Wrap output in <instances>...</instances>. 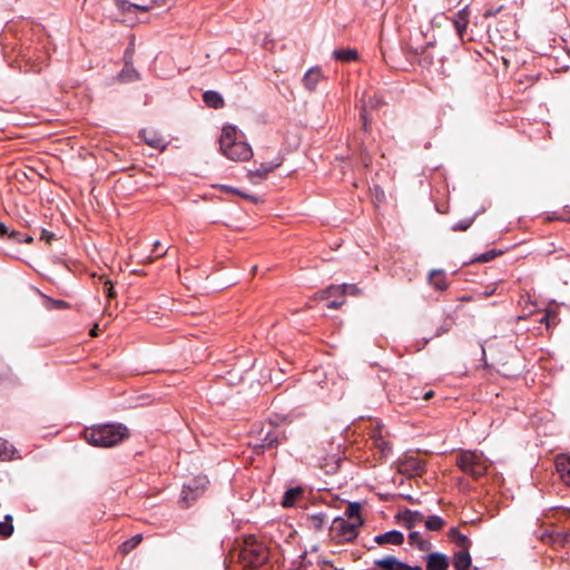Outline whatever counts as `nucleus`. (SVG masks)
Returning a JSON list of instances; mask_svg holds the SVG:
<instances>
[{
	"label": "nucleus",
	"instance_id": "nucleus-29",
	"mask_svg": "<svg viewBox=\"0 0 570 570\" xmlns=\"http://www.w3.org/2000/svg\"><path fill=\"white\" fill-rule=\"evenodd\" d=\"M141 540H142V535L136 534V535L131 537L130 539H128L127 541H125L119 547V551L122 554H128L131 550H134L141 542Z\"/></svg>",
	"mask_w": 570,
	"mask_h": 570
},
{
	"label": "nucleus",
	"instance_id": "nucleus-39",
	"mask_svg": "<svg viewBox=\"0 0 570 570\" xmlns=\"http://www.w3.org/2000/svg\"><path fill=\"white\" fill-rule=\"evenodd\" d=\"M11 377V368L9 365L0 362V381Z\"/></svg>",
	"mask_w": 570,
	"mask_h": 570
},
{
	"label": "nucleus",
	"instance_id": "nucleus-3",
	"mask_svg": "<svg viewBox=\"0 0 570 570\" xmlns=\"http://www.w3.org/2000/svg\"><path fill=\"white\" fill-rule=\"evenodd\" d=\"M237 129L227 125L223 128L219 138L220 151L230 160L246 161L253 156L252 148L244 141H237Z\"/></svg>",
	"mask_w": 570,
	"mask_h": 570
},
{
	"label": "nucleus",
	"instance_id": "nucleus-20",
	"mask_svg": "<svg viewBox=\"0 0 570 570\" xmlns=\"http://www.w3.org/2000/svg\"><path fill=\"white\" fill-rule=\"evenodd\" d=\"M203 100L208 107L214 109H220L225 105L223 97L214 90L205 91L203 95Z\"/></svg>",
	"mask_w": 570,
	"mask_h": 570
},
{
	"label": "nucleus",
	"instance_id": "nucleus-13",
	"mask_svg": "<svg viewBox=\"0 0 570 570\" xmlns=\"http://www.w3.org/2000/svg\"><path fill=\"white\" fill-rule=\"evenodd\" d=\"M556 470L560 479L570 485V458L566 455H558L556 459Z\"/></svg>",
	"mask_w": 570,
	"mask_h": 570
},
{
	"label": "nucleus",
	"instance_id": "nucleus-17",
	"mask_svg": "<svg viewBox=\"0 0 570 570\" xmlns=\"http://www.w3.org/2000/svg\"><path fill=\"white\" fill-rule=\"evenodd\" d=\"M471 556L466 550H460L453 556V567L455 570H469L471 567Z\"/></svg>",
	"mask_w": 570,
	"mask_h": 570
},
{
	"label": "nucleus",
	"instance_id": "nucleus-31",
	"mask_svg": "<svg viewBox=\"0 0 570 570\" xmlns=\"http://www.w3.org/2000/svg\"><path fill=\"white\" fill-rule=\"evenodd\" d=\"M371 439H372L373 444L377 449H380L383 453L386 450H390V446H389L390 443L382 436L380 429H377L376 431L373 432Z\"/></svg>",
	"mask_w": 570,
	"mask_h": 570
},
{
	"label": "nucleus",
	"instance_id": "nucleus-11",
	"mask_svg": "<svg viewBox=\"0 0 570 570\" xmlns=\"http://www.w3.org/2000/svg\"><path fill=\"white\" fill-rule=\"evenodd\" d=\"M426 570H448L449 558L440 552H432L425 557Z\"/></svg>",
	"mask_w": 570,
	"mask_h": 570
},
{
	"label": "nucleus",
	"instance_id": "nucleus-42",
	"mask_svg": "<svg viewBox=\"0 0 570 570\" xmlns=\"http://www.w3.org/2000/svg\"><path fill=\"white\" fill-rule=\"evenodd\" d=\"M40 238L46 240L48 244H50L51 240L55 238V234L43 229Z\"/></svg>",
	"mask_w": 570,
	"mask_h": 570
},
{
	"label": "nucleus",
	"instance_id": "nucleus-55",
	"mask_svg": "<svg viewBox=\"0 0 570 570\" xmlns=\"http://www.w3.org/2000/svg\"><path fill=\"white\" fill-rule=\"evenodd\" d=\"M543 321L548 322V315H544V316H543V318L541 320V322H543Z\"/></svg>",
	"mask_w": 570,
	"mask_h": 570
},
{
	"label": "nucleus",
	"instance_id": "nucleus-37",
	"mask_svg": "<svg viewBox=\"0 0 570 570\" xmlns=\"http://www.w3.org/2000/svg\"><path fill=\"white\" fill-rule=\"evenodd\" d=\"M455 544L461 548V550L469 551L471 547V540L463 533H460L454 540Z\"/></svg>",
	"mask_w": 570,
	"mask_h": 570
},
{
	"label": "nucleus",
	"instance_id": "nucleus-54",
	"mask_svg": "<svg viewBox=\"0 0 570 570\" xmlns=\"http://www.w3.org/2000/svg\"><path fill=\"white\" fill-rule=\"evenodd\" d=\"M363 118H364V126L366 127L367 126V122H366V116L363 115Z\"/></svg>",
	"mask_w": 570,
	"mask_h": 570
},
{
	"label": "nucleus",
	"instance_id": "nucleus-45",
	"mask_svg": "<svg viewBox=\"0 0 570 570\" xmlns=\"http://www.w3.org/2000/svg\"><path fill=\"white\" fill-rule=\"evenodd\" d=\"M341 295L340 291H332L330 292V286L323 292L322 297L323 298H330L332 296Z\"/></svg>",
	"mask_w": 570,
	"mask_h": 570
},
{
	"label": "nucleus",
	"instance_id": "nucleus-56",
	"mask_svg": "<svg viewBox=\"0 0 570 570\" xmlns=\"http://www.w3.org/2000/svg\"><path fill=\"white\" fill-rule=\"evenodd\" d=\"M26 242H27V243H31V242H32V238H31V237H28V238L26 239Z\"/></svg>",
	"mask_w": 570,
	"mask_h": 570
},
{
	"label": "nucleus",
	"instance_id": "nucleus-52",
	"mask_svg": "<svg viewBox=\"0 0 570 570\" xmlns=\"http://www.w3.org/2000/svg\"><path fill=\"white\" fill-rule=\"evenodd\" d=\"M159 246H160V242L159 240L155 242L154 252H156L159 248Z\"/></svg>",
	"mask_w": 570,
	"mask_h": 570
},
{
	"label": "nucleus",
	"instance_id": "nucleus-33",
	"mask_svg": "<svg viewBox=\"0 0 570 570\" xmlns=\"http://www.w3.org/2000/svg\"><path fill=\"white\" fill-rule=\"evenodd\" d=\"M12 532V517L8 514L4 517V521H0V538H9Z\"/></svg>",
	"mask_w": 570,
	"mask_h": 570
},
{
	"label": "nucleus",
	"instance_id": "nucleus-51",
	"mask_svg": "<svg viewBox=\"0 0 570 570\" xmlns=\"http://www.w3.org/2000/svg\"><path fill=\"white\" fill-rule=\"evenodd\" d=\"M18 235H19V233H18V232H11V233L9 234V237H10V238H17V236H18Z\"/></svg>",
	"mask_w": 570,
	"mask_h": 570
},
{
	"label": "nucleus",
	"instance_id": "nucleus-30",
	"mask_svg": "<svg viewBox=\"0 0 570 570\" xmlns=\"http://www.w3.org/2000/svg\"><path fill=\"white\" fill-rule=\"evenodd\" d=\"M326 514L323 512L311 514L308 517L309 527L313 528L316 531H320L323 529L325 522H326Z\"/></svg>",
	"mask_w": 570,
	"mask_h": 570
},
{
	"label": "nucleus",
	"instance_id": "nucleus-38",
	"mask_svg": "<svg viewBox=\"0 0 570 570\" xmlns=\"http://www.w3.org/2000/svg\"><path fill=\"white\" fill-rule=\"evenodd\" d=\"M471 224H472V219L461 220V222L454 224L452 229L454 232H464L471 226Z\"/></svg>",
	"mask_w": 570,
	"mask_h": 570
},
{
	"label": "nucleus",
	"instance_id": "nucleus-21",
	"mask_svg": "<svg viewBox=\"0 0 570 570\" xmlns=\"http://www.w3.org/2000/svg\"><path fill=\"white\" fill-rule=\"evenodd\" d=\"M302 494H303V489L299 488V487L288 489L284 493V497H283V500H282V505L284 508L293 507L296 503L297 499L299 497H302Z\"/></svg>",
	"mask_w": 570,
	"mask_h": 570
},
{
	"label": "nucleus",
	"instance_id": "nucleus-24",
	"mask_svg": "<svg viewBox=\"0 0 570 570\" xmlns=\"http://www.w3.org/2000/svg\"><path fill=\"white\" fill-rule=\"evenodd\" d=\"M402 471L420 475L424 471V464L415 459H409L403 463Z\"/></svg>",
	"mask_w": 570,
	"mask_h": 570
},
{
	"label": "nucleus",
	"instance_id": "nucleus-6",
	"mask_svg": "<svg viewBox=\"0 0 570 570\" xmlns=\"http://www.w3.org/2000/svg\"><path fill=\"white\" fill-rule=\"evenodd\" d=\"M361 525L355 522L347 521L344 518L337 517L333 520L330 531L334 539L338 542H348L357 537V529Z\"/></svg>",
	"mask_w": 570,
	"mask_h": 570
},
{
	"label": "nucleus",
	"instance_id": "nucleus-35",
	"mask_svg": "<svg viewBox=\"0 0 570 570\" xmlns=\"http://www.w3.org/2000/svg\"><path fill=\"white\" fill-rule=\"evenodd\" d=\"M120 77L125 81H132V80H136L138 78V73H137V71L134 68H129V65L126 61V67L121 71Z\"/></svg>",
	"mask_w": 570,
	"mask_h": 570
},
{
	"label": "nucleus",
	"instance_id": "nucleus-2",
	"mask_svg": "<svg viewBox=\"0 0 570 570\" xmlns=\"http://www.w3.org/2000/svg\"><path fill=\"white\" fill-rule=\"evenodd\" d=\"M268 559L266 547L258 542L253 535L244 538L237 548L230 551V560L236 561L247 569H255L263 566Z\"/></svg>",
	"mask_w": 570,
	"mask_h": 570
},
{
	"label": "nucleus",
	"instance_id": "nucleus-47",
	"mask_svg": "<svg viewBox=\"0 0 570 570\" xmlns=\"http://www.w3.org/2000/svg\"><path fill=\"white\" fill-rule=\"evenodd\" d=\"M53 305L57 308H67L69 304L65 301H53Z\"/></svg>",
	"mask_w": 570,
	"mask_h": 570
},
{
	"label": "nucleus",
	"instance_id": "nucleus-36",
	"mask_svg": "<svg viewBox=\"0 0 570 570\" xmlns=\"http://www.w3.org/2000/svg\"><path fill=\"white\" fill-rule=\"evenodd\" d=\"M281 163L275 164H262L261 167L256 170V175L259 177H266L274 168L278 167Z\"/></svg>",
	"mask_w": 570,
	"mask_h": 570
},
{
	"label": "nucleus",
	"instance_id": "nucleus-57",
	"mask_svg": "<svg viewBox=\"0 0 570 570\" xmlns=\"http://www.w3.org/2000/svg\"><path fill=\"white\" fill-rule=\"evenodd\" d=\"M167 250H165L164 253H160L158 254V256H164L166 254Z\"/></svg>",
	"mask_w": 570,
	"mask_h": 570
},
{
	"label": "nucleus",
	"instance_id": "nucleus-28",
	"mask_svg": "<svg viewBox=\"0 0 570 570\" xmlns=\"http://www.w3.org/2000/svg\"><path fill=\"white\" fill-rule=\"evenodd\" d=\"M14 453V446L9 444L7 440L0 438V460H12Z\"/></svg>",
	"mask_w": 570,
	"mask_h": 570
},
{
	"label": "nucleus",
	"instance_id": "nucleus-1",
	"mask_svg": "<svg viewBox=\"0 0 570 570\" xmlns=\"http://www.w3.org/2000/svg\"><path fill=\"white\" fill-rule=\"evenodd\" d=\"M129 435L128 428L121 423L98 424L83 431V438L89 444L101 448L118 445Z\"/></svg>",
	"mask_w": 570,
	"mask_h": 570
},
{
	"label": "nucleus",
	"instance_id": "nucleus-16",
	"mask_svg": "<svg viewBox=\"0 0 570 570\" xmlns=\"http://www.w3.org/2000/svg\"><path fill=\"white\" fill-rule=\"evenodd\" d=\"M322 79V71L320 68H311L303 77V83L309 91L315 90L317 83Z\"/></svg>",
	"mask_w": 570,
	"mask_h": 570
},
{
	"label": "nucleus",
	"instance_id": "nucleus-22",
	"mask_svg": "<svg viewBox=\"0 0 570 570\" xmlns=\"http://www.w3.org/2000/svg\"><path fill=\"white\" fill-rule=\"evenodd\" d=\"M409 543L421 551H429L431 548V542L424 540L419 531H412L409 534Z\"/></svg>",
	"mask_w": 570,
	"mask_h": 570
},
{
	"label": "nucleus",
	"instance_id": "nucleus-44",
	"mask_svg": "<svg viewBox=\"0 0 570 570\" xmlns=\"http://www.w3.org/2000/svg\"><path fill=\"white\" fill-rule=\"evenodd\" d=\"M223 189L226 190V191H233V193L238 194L239 196H242L244 198H249V199L254 200L253 196L243 194L242 191L235 190L232 187L223 186Z\"/></svg>",
	"mask_w": 570,
	"mask_h": 570
},
{
	"label": "nucleus",
	"instance_id": "nucleus-48",
	"mask_svg": "<svg viewBox=\"0 0 570 570\" xmlns=\"http://www.w3.org/2000/svg\"><path fill=\"white\" fill-rule=\"evenodd\" d=\"M7 234H8V227L4 224L0 223V236L2 237Z\"/></svg>",
	"mask_w": 570,
	"mask_h": 570
},
{
	"label": "nucleus",
	"instance_id": "nucleus-14",
	"mask_svg": "<svg viewBox=\"0 0 570 570\" xmlns=\"http://www.w3.org/2000/svg\"><path fill=\"white\" fill-rule=\"evenodd\" d=\"M404 541L403 534L397 530H392L383 534H379L375 537V542L380 546L383 544H394L400 546Z\"/></svg>",
	"mask_w": 570,
	"mask_h": 570
},
{
	"label": "nucleus",
	"instance_id": "nucleus-7",
	"mask_svg": "<svg viewBox=\"0 0 570 570\" xmlns=\"http://www.w3.org/2000/svg\"><path fill=\"white\" fill-rule=\"evenodd\" d=\"M167 0H146L140 3L129 2L127 0H116V7L118 10L126 16V20H131L128 17L130 13L135 11L148 12L154 8L165 6Z\"/></svg>",
	"mask_w": 570,
	"mask_h": 570
},
{
	"label": "nucleus",
	"instance_id": "nucleus-49",
	"mask_svg": "<svg viewBox=\"0 0 570 570\" xmlns=\"http://www.w3.org/2000/svg\"><path fill=\"white\" fill-rule=\"evenodd\" d=\"M434 395V392L432 390L428 391L426 393H424L423 395V400L424 401H429L430 399H432Z\"/></svg>",
	"mask_w": 570,
	"mask_h": 570
},
{
	"label": "nucleus",
	"instance_id": "nucleus-23",
	"mask_svg": "<svg viewBox=\"0 0 570 570\" xmlns=\"http://www.w3.org/2000/svg\"><path fill=\"white\" fill-rule=\"evenodd\" d=\"M361 504L357 502H352L348 504L345 514L346 517L352 521L355 522L358 525L363 524V520L361 518Z\"/></svg>",
	"mask_w": 570,
	"mask_h": 570
},
{
	"label": "nucleus",
	"instance_id": "nucleus-50",
	"mask_svg": "<svg viewBox=\"0 0 570 570\" xmlns=\"http://www.w3.org/2000/svg\"><path fill=\"white\" fill-rule=\"evenodd\" d=\"M91 336H97V325L90 331Z\"/></svg>",
	"mask_w": 570,
	"mask_h": 570
},
{
	"label": "nucleus",
	"instance_id": "nucleus-32",
	"mask_svg": "<svg viewBox=\"0 0 570 570\" xmlns=\"http://www.w3.org/2000/svg\"><path fill=\"white\" fill-rule=\"evenodd\" d=\"M444 524V520L439 515H431L425 520V527L430 531H440Z\"/></svg>",
	"mask_w": 570,
	"mask_h": 570
},
{
	"label": "nucleus",
	"instance_id": "nucleus-19",
	"mask_svg": "<svg viewBox=\"0 0 570 570\" xmlns=\"http://www.w3.org/2000/svg\"><path fill=\"white\" fill-rule=\"evenodd\" d=\"M401 520L405 528L413 529L415 525L423 522L424 517L419 511L405 510L401 515Z\"/></svg>",
	"mask_w": 570,
	"mask_h": 570
},
{
	"label": "nucleus",
	"instance_id": "nucleus-5",
	"mask_svg": "<svg viewBox=\"0 0 570 570\" xmlns=\"http://www.w3.org/2000/svg\"><path fill=\"white\" fill-rule=\"evenodd\" d=\"M534 535L542 543L553 548L564 547L570 542V527L542 522L540 528L534 531Z\"/></svg>",
	"mask_w": 570,
	"mask_h": 570
},
{
	"label": "nucleus",
	"instance_id": "nucleus-27",
	"mask_svg": "<svg viewBox=\"0 0 570 570\" xmlns=\"http://www.w3.org/2000/svg\"><path fill=\"white\" fill-rule=\"evenodd\" d=\"M22 61L24 62V66H26L24 72L31 71V72L39 73V72H41V70L43 68L42 62H38V58L35 59L31 56L24 55L22 58Z\"/></svg>",
	"mask_w": 570,
	"mask_h": 570
},
{
	"label": "nucleus",
	"instance_id": "nucleus-18",
	"mask_svg": "<svg viewBox=\"0 0 570 570\" xmlns=\"http://www.w3.org/2000/svg\"><path fill=\"white\" fill-rule=\"evenodd\" d=\"M139 137L144 139V141L153 147V148H164V138L157 132L150 131L148 129H142L139 132Z\"/></svg>",
	"mask_w": 570,
	"mask_h": 570
},
{
	"label": "nucleus",
	"instance_id": "nucleus-9",
	"mask_svg": "<svg viewBox=\"0 0 570 570\" xmlns=\"http://www.w3.org/2000/svg\"><path fill=\"white\" fill-rule=\"evenodd\" d=\"M208 480L206 476H197L183 488V495L185 500H195L202 495L207 487Z\"/></svg>",
	"mask_w": 570,
	"mask_h": 570
},
{
	"label": "nucleus",
	"instance_id": "nucleus-4",
	"mask_svg": "<svg viewBox=\"0 0 570 570\" xmlns=\"http://www.w3.org/2000/svg\"><path fill=\"white\" fill-rule=\"evenodd\" d=\"M456 466L473 479L483 476L490 466L489 460L475 451L463 450L455 459Z\"/></svg>",
	"mask_w": 570,
	"mask_h": 570
},
{
	"label": "nucleus",
	"instance_id": "nucleus-12",
	"mask_svg": "<svg viewBox=\"0 0 570 570\" xmlns=\"http://www.w3.org/2000/svg\"><path fill=\"white\" fill-rule=\"evenodd\" d=\"M470 11L468 8H464L455 13L453 18V24L455 27L456 33L461 40H464L468 23H469Z\"/></svg>",
	"mask_w": 570,
	"mask_h": 570
},
{
	"label": "nucleus",
	"instance_id": "nucleus-26",
	"mask_svg": "<svg viewBox=\"0 0 570 570\" xmlns=\"http://www.w3.org/2000/svg\"><path fill=\"white\" fill-rule=\"evenodd\" d=\"M332 291H340L341 296H345V295L357 296L361 294V289L354 284H343L340 286L331 285L330 292H332Z\"/></svg>",
	"mask_w": 570,
	"mask_h": 570
},
{
	"label": "nucleus",
	"instance_id": "nucleus-46",
	"mask_svg": "<svg viewBox=\"0 0 570 570\" xmlns=\"http://www.w3.org/2000/svg\"><path fill=\"white\" fill-rule=\"evenodd\" d=\"M460 533L461 532L456 528H451L449 530V538L454 541Z\"/></svg>",
	"mask_w": 570,
	"mask_h": 570
},
{
	"label": "nucleus",
	"instance_id": "nucleus-25",
	"mask_svg": "<svg viewBox=\"0 0 570 570\" xmlns=\"http://www.w3.org/2000/svg\"><path fill=\"white\" fill-rule=\"evenodd\" d=\"M336 60L350 62L357 59V51L355 49H340L333 52Z\"/></svg>",
	"mask_w": 570,
	"mask_h": 570
},
{
	"label": "nucleus",
	"instance_id": "nucleus-41",
	"mask_svg": "<svg viewBox=\"0 0 570 570\" xmlns=\"http://www.w3.org/2000/svg\"><path fill=\"white\" fill-rule=\"evenodd\" d=\"M382 104H383L382 100L380 98H376V97H370V99L367 101V105L371 108H379Z\"/></svg>",
	"mask_w": 570,
	"mask_h": 570
},
{
	"label": "nucleus",
	"instance_id": "nucleus-15",
	"mask_svg": "<svg viewBox=\"0 0 570 570\" xmlns=\"http://www.w3.org/2000/svg\"><path fill=\"white\" fill-rule=\"evenodd\" d=\"M429 283L440 292H443L448 288L449 283L446 281L445 272L442 269H433L429 274Z\"/></svg>",
	"mask_w": 570,
	"mask_h": 570
},
{
	"label": "nucleus",
	"instance_id": "nucleus-34",
	"mask_svg": "<svg viewBox=\"0 0 570 570\" xmlns=\"http://www.w3.org/2000/svg\"><path fill=\"white\" fill-rule=\"evenodd\" d=\"M501 254H502L501 250L491 249V250L485 252L484 254L479 255L472 262L473 263H487V262L494 259L495 257H498Z\"/></svg>",
	"mask_w": 570,
	"mask_h": 570
},
{
	"label": "nucleus",
	"instance_id": "nucleus-43",
	"mask_svg": "<svg viewBox=\"0 0 570 570\" xmlns=\"http://www.w3.org/2000/svg\"><path fill=\"white\" fill-rule=\"evenodd\" d=\"M345 303V299H342V301H331L327 303V308H331V309H337L340 308L343 304Z\"/></svg>",
	"mask_w": 570,
	"mask_h": 570
},
{
	"label": "nucleus",
	"instance_id": "nucleus-8",
	"mask_svg": "<svg viewBox=\"0 0 570 570\" xmlns=\"http://www.w3.org/2000/svg\"><path fill=\"white\" fill-rule=\"evenodd\" d=\"M374 566L382 570H423L420 566H409L393 556L375 560Z\"/></svg>",
	"mask_w": 570,
	"mask_h": 570
},
{
	"label": "nucleus",
	"instance_id": "nucleus-53",
	"mask_svg": "<svg viewBox=\"0 0 570 570\" xmlns=\"http://www.w3.org/2000/svg\"><path fill=\"white\" fill-rule=\"evenodd\" d=\"M128 57H129V58H131V57H132V51H131V50H129V49H127V50H126V58H128Z\"/></svg>",
	"mask_w": 570,
	"mask_h": 570
},
{
	"label": "nucleus",
	"instance_id": "nucleus-40",
	"mask_svg": "<svg viewBox=\"0 0 570 570\" xmlns=\"http://www.w3.org/2000/svg\"><path fill=\"white\" fill-rule=\"evenodd\" d=\"M104 291H105L106 295L108 296V298H112L116 295V293L114 291V285L109 281L105 282Z\"/></svg>",
	"mask_w": 570,
	"mask_h": 570
},
{
	"label": "nucleus",
	"instance_id": "nucleus-10",
	"mask_svg": "<svg viewBox=\"0 0 570 570\" xmlns=\"http://www.w3.org/2000/svg\"><path fill=\"white\" fill-rule=\"evenodd\" d=\"M281 442V432L277 429L269 426L268 431L259 439V443L254 444V448L264 451L276 448Z\"/></svg>",
	"mask_w": 570,
	"mask_h": 570
}]
</instances>
